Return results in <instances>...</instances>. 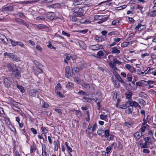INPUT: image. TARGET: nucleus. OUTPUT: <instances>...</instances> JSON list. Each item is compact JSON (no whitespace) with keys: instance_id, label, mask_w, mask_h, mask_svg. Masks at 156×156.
<instances>
[{"instance_id":"1","label":"nucleus","mask_w":156,"mask_h":156,"mask_svg":"<svg viewBox=\"0 0 156 156\" xmlns=\"http://www.w3.org/2000/svg\"><path fill=\"white\" fill-rule=\"evenodd\" d=\"M5 66L8 69L11 71L15 72L19 71V67L16 66L15 64L12 63L6 64V66Z\"/></svg>"},{"instance_id":"2","label":"nucleus","mask_w":156,"mask_h":156,"mask_svg":"<svg viewBox=\"0 0 156 156\" xmlns=\"http://www.w3.org/2000/svg\"><path fill=\"white\" fill-rule=\"evenodd\" d=\"M89 48L93 51H95L100 49H102L104 48V46L101 44H96L94 45H90L89 46Z\"/></svg>"},{"instance_id":"3","label":"nucleus","mask_w":156,"mask_h":156,"mask_svg":"<svg viewBox=\"0 0 156 156\" xmlns=\"http://www.w3.org/2000/svg\"><path fill=\"white\" fill-rule=\"evenodd\" d=\"M12 9V7L8 5H6L3 6L2 9V11L5 13L11 11Z\"/></svg>"},{"instance_id":"4","label":"nucleus","mask_w":156,"mask_h":156,"mask_svg":"<svg viewBox=\"0 0 156 156\" xmlns=\"http://www.w3.org/2000/svg\"><path fill=\"white\" fill-rule=\"evenodd\" d=\"M5 124L6 125L9 129H11L12 131L14 132V130L11 129V127H13L14 130V131H16V129L11 124V122L9 121V118H5Z\"/></svg>"},{"instance_id":"5","label":"nucleus","mask_w":156,"mask_h":156,"mask_svg":"<svg viewBox=\"0 0 156 156\" xmlns=\"http://www.w3.org/2000/svg\"><path fill=\"white\" fill-rule=\"evenodd\" d=\"M110 130L108 129L106 133V135L105 136L108 140H113L115 137V136L113 135L109 134Z\"/></svg>"},{"instance_id":"6","label":"nucleus","mask_w":156,"mask_h":156,"mask_svg":"<svg viewBox=\"0 0 156 156\" xmlns=\"http://www.w3.org/2000/svg\"><path fill=\"white\" fill-rule=\"evenodd\" d=\"M147 81L144 80H141L140 81H138L136 83V85L140 87H144L146 86H147Z\"/></svg>"},{"instance_id":"7","label":"nucleus","mask_w":156,"mask_h":156,"mask_svg":"<svg viewBox=\"0 0 156 156\" xmlns=\"http://www.w3.org/2000/svg\"><path fill=\"white\" fill-rule=\"evenodd\" d=\"M83 9L81 8H79L76 14L73 15V16L78 17H81L83 15Z\"/></svg>"},{"instance_id":"8","label":"nucleus","mask_w":156,"mask_h":156,"mask_svg":"<svg viewBox=\"0 0 156 156\" xmlns=\"http://www.w3.org/2000/svg\"><path fill=\"white\" fill-rule=\"evenodd\" d=\"M128 103L129 105L130 106H131L133 107H134L135 108L138 107L139 108H140V106L139 104L135 101H128Z\"/></svg>"},{"instance_id":"9","label":"nucleus","mask_w":156,"mask_h":156,"mask_svg":"<svg viewBox=\"0 0 156 156\" xmlns=\"http://www.w3.org/2000/svg\"><path fill=\"white\" fill-rule=\"evenodd\" d=\"M125 67L126 68L129 70L131 73H135L136 72V69L135 68L131 66L129 64H126L125 65Z\"/></svg>"},{"instance_id":"10","label":"nucleus","mask_w":156,"mask_h":156,"mask_svg":"<svg viewBox=\"0 0 156 156\" xmlns=\"http://www.w3.org/2000/svg\"><path fill=\"white\" fill-rule=\"evenodd\" d=\"M145 26L144 25H142L140 22L138 25L135 27V29L136 30L139 31H140L143 30L145 29Z\"/></svg>"},{"instance_id":"11","label":"nucleus","mask_w":156,"mask_h":156,"mask_svg":"<svg viewBox=\"0 0 156 156\" xmlns=\"http://www.w3.org/2000/svg\"><path fill=\"white\" fill-rule=\"evenodd\" d=\"M108 129H107L105 130H98L97 131V133L98 135L103 137L104 136H105L106 135V133Z\"/></svg>"},{"instance_id":"12","label":"nucleus","mask_w":156,"mask_h":156,"mask_svg":"<svg viewBox=\"0 0 156 156\" xmlns=\"http://www.w3.org/2000/svg\"><path fill=\"white\" fill-rule=\"evenodd\" d=\"M150 128L149 126H141L139 130L141 133H144L146 130H147L149 129Z\"/></svg>"},{"instance_id":"13","label":"nucleus","mask_w":156,"mask_h":156,"mask_svg":"<svg viewBox=\"0 0 156 156\" xmlns=\"http://www.w3.org/2000/svg\"><path fill=\"white\" fill-rule=\"evenodd\" d=\"M125 94L127 99H131L133 93L131 91L129 90L125 92Z\"/></svg>"},{"instance_id":"14","label":"nucleus","mask_w":156,"mask_h":156,"mask_svg":"<svg viewBox=\"0 0 156 156\" xmlns=\"http://www.w3.org/2000/svg\"><path fill=\"white\" fill-rule=\"evenodd\" d=\"M34 62L36 65V67L39 69V73H42L43 72L42 70L40 68V67L42 66V65L38 62L37 61H34Z\"/></svg>"},{"instance_id":"15","label":"nucleus","mask_w":156,"mask_h":156,"mask_svg":"<svg viewBox=\"0 0 156 156\" xmlns=\"http://www.w3.org/2000/svg\"><path fill=\"white\" fill-rule=\"evenodd\" d=\"M81 86L82 87L83 89L84 90H88L90 88V84L85 82L82 83L81 84Z\"/></svg>"},{"instance_id":"16","label":"nucleus","mask_w":156,"mask_h":156,"mask_svg":"<svg viewBox=\"0 0 156 156\" xmlns=\"http://www.w3.org/2000/svg\"><path fill=\"white\" fill-rule=\"evenodd\" d=\"M16 21L19 24L25 25L27 27H28V24L25 21L21 19H17Z\"/></svg>"},{"instance_id":"17","label":"nucleus","mask_w":156,"mask_h":156,"mask_svg":"<svg viewBox=\"0 0 156 156\" xmlns=\"http://www.w3.org/2000/svg\"><path fill=\"white\" fill-rule=\"evenodd\" d=\"M54 145L55 151H57L58 150V147H60L59 141L58 140L57 141H54Z\"/></svg>"},{"instance_id":"18","label":"nucleus","mask_w":156,"mask_h":156,"mask_svg":"<svg viewBox=\"0 0 156 156\" xmlns=\"http://www.w3.org/2000/svg\"><path fill=\"white\" fill-rule=\"evenodd\" d=\"M112 82L114 87L116 88H119L120 86V83L117 80H116L112 78Z\"/></svg>"},{"instance_id":"19","label":"nucleus","mask_w":156,"mask_h":156,"mask_svg":"<svg viewBox=\"0 0 156 156\" xmlns=\"http://www.w3.org/2000/svg\"><path fill=\"white\" fill-rule=\"evenodd\" d=\"M82 68H81V67H80V68L78 67H75L72 69V73L73 74L75 75L76 74L79 73L80 72V70H82Z\"/></svg>"},{"instance_id":"20","label":"nucleus","mask_w":156,"mask_h":156,"mask_svg":"<svg viewBox=\"0 0 156 156\" xmlns=\"http://www.w3.org/2000/svg\"><path fill=\"white\" fill-rule=\"evenodd\" d=\"M133 110V107L129 105H128L127 107V108L125 110V112L127 113L130 114L132 113Z\"/></svg>"},{"instance_id":"21","label":"nucleus","mask_w":156,"mask_h":156,"mask_svg":"<svg viewBox=\"0 0 156 156\" xmlns=\"http://www.w3.org/2000/svg\"><path fill=\"white\" fill-rule=\"evenodd\" d=\"M112 54H119L120 53V51L118 50L116 47H115L112 48Z\"/></svg>"},{"instance_id":"22","label":"nucleus","mask_w":156,"mask_h":156,"mask_svg":"<svg viewBox=\"0 0 156 156\" xmlns=\"http://www.w3.org/2000/svg\"><path fill=\"white\" fill-rule=\"evenodd\" d=\"M42 156H47L46 150V146L45 145L42 144Z\"/></svg>"},{"instance_id":"23","label":"nucleus","mask_w":156,"mask_h":156,"mask_svg":"<svg viewBox=\"0 0 156 156\" xmlns=\"http://www.w3.org/2000/svg\"><path fill=\"white\" fill-rule=\"evenodd\" d=\"M47 17L48 19L51 20H53L55 18V14L54 12H49L47 14Z\"/></svg>"},{"instance_id":"24","label":"nucleus","mask_w":156,"mask_h":156,"mask_svg":"<svg viewBox=\"0 0 156 156\" xmlns=\"http://www.w3.org/2000/svg\"><path fill=\"white\" fill-rule=\"evenodd\" d=\"M149 15L151 17H154L156 15V9L153 8V10L152 11H151L149 13Z\"/></svg>"},{"instance_id":"25","label":"nucleus","mask_w":156,"mask_h":156,"mask_svg":"<svg viewBox=\"0 0 156 156\" xmlns=\"http://www.w3.org/2000/svg\"><path fill=\"white\" fill-rule=\"evenodd\" d=\"M38 94L37 91L35 90H32L30 91L29 94L32 97H35Z\"/></svg>"},{"instance_id":"26","label":"nucleus","mask_w":156,"mask_h":156,"mask_svg":"<svg viewBox=\"0 0 156 156\" xmlns=\"http://www.w3.org/2000/svg\"><path fill=\"white\" fill-rule=\"evenodd\" d=\"M149 144L148 143L145 142L144 143H140V146L141 148H147L149 147Z\"/></svg>"},{"instance_id":"27","label":"nucleus","mask_w":156,"mask_h":156,"mask_svg":"<svg viewBox=\"0 0 156 156\" xmlns=\"http://www.w3.org/2000/svg\"><path fill=\"white\" fill-rule=\"evenodd\" d=\"M4 85L5 87H8L10 85L9 81L7 78H4Z\"/></svg>"},{"instance_id":"28","label":"nucleus","mask_w":156,"mask_h":156,"mask_svg":"<svg viewBox=\"0 0 156 156\" xmlns=\"http://www.w3.org/2000/svg\"><path fill=\"white\" fill-rule=\"evenodd\" d=\"M83 2L81 0H75L73 2V5H81L82 4Z\"/></svg>"},{"instance_id":"29","label":"nucleus","mask_w":156,"mask_h":156,"mask_svg":"<svg viewBox=\"0 0 156 156\" xmlns=\"http://www.w3.org/2000/svg\"><path fill=\"white\" fill-rule=\"evenodd\" d=\"M129 101H127L126 103L121 105H120L119 106L120 108L122 109H125L127 108V107L128 105H129V104H128Z\"/></svg>"},{"instance_id":"30","label":"nucleus","mask_w":156,"mask_h":156,"mask_svg":"<svg viewBox=\"0 0 156 156\" xmlns=\"http://www.w3.org/2000/svg\"><path fill=\"white\" fill-rule=\"evenodd\" d=\"M95 40L98 42H101L104 41V39L102 36L100 37L96 36L95 37Z\"/></svg>"},{"instance_id":"31","label":"nucleus","mask_w":156,"mask_h":156,"mask_svg":"<svg viewBox=\"0 0 156 156\" xmlns=\"http://www.w3.org/2000/svg\"><path fill=\"white\" fill-rule=\"evenodd\" d=\"M9 40L11 42V45L13 47H15L18 45L19 41H15L11 39H10Z\"/></svg>"},{"instance_id":"32","label":"nucleus","mask_w":156,"mask_h":156,"mask_svg":"<svg viewBox=\"0 0 156 156\" xmlns=\"http://www.w3.org/2000/svg\"><path fill=\"white\" fill-rule=\"evenodd\" d=\"M73 84L72 82H68L66 85V87L68 89H71L73 87Z\"/></svg>"},{"instance_id":"33","label":"nucleus","mask_w":156,"mask_h":156,"mask_svg":"<svg viewBox=\"0 0 156 156\" xmlns=\"http://www.w3.org/2000/svg\"><path fill=\"white\" fill-rule=\"evenodd\" d=\"M142 133H141V132H136L134 134V136L136 138L137 140H138L140 138L141 134Z\"/></svg>"},{"instance_id":"34","label":"nucleus","mask_w":156,"mask_h":156,"mask_svg":"<svg viewBox=\"0 0 156 156\" xmlns=\"http://www.w3.org/2000/svg\"><path fill=\"white\" fill-rule=\"evenodd\" d=\"M149 74H152L154 76H156V71L154 69L150 68L149 69Z\"/></svg>"},{"instance_id":"35","label":"nucleus","mask_w":156,"mask_h":156,"mask_svg":"<svg viewBox=\"0 0 156 156\" xmlns=\"http://www.w3.org/2000/svg\"><path fill=\"white\" fill-rule=\"evenodd\" d=\"M79 44L80 46L83 49H86V45L82 41H80L79 42Z\"/></svg>"},{"instance_id":"36","label":"nucleus","mask_w":156,"mask_h":156,"mask_svg":"<svg viewBox=\"0 0 156 156\" xmlns=\"http://www.w3.org/2000/svg\"><path fill=\"white\" fill-rule=\"evenodd\" d=\"M139 96L140 97L146 98L147 97V95L144 92H141L139 93Z\"/></svg>"},{"instance_id":"37","label":"nucleus","mask_w":156,"mask_h":156,"mask_svg":"<svg viewBox=\"0 0 156 156\" xmlns=\"http://www.w3.org/2000/svg\"><path fill=\"white\" fill-rule=\"evenodd\" d=\"M139 103L141 105H144L146 104V102L145 101L141 98L138 99Z\"/></svg>"},{"instance_id":"38","label":"nucleus","mask_w":156,"mask_h":156,"mask_svg":"<svg viewBox=\"0 0 156 156\" xmlns=\"http://www.w3.org/2000/svg\"><path fill=\"white\" fill-rule=\"evenodd\" d=\"M70 70V68L69 66L66 67L65 69V75L66 76H68Z\"/></svg>"},{"instance_id":"39","label":"nucleus","mask_w":156,"mask_h":156,"mask_svg":"<svg viewBox=\"0 0 156 156\" xmlns=\"http://www.w3.org/2000/svg\"><path fill=\"white\" fill-rule=\"evenodd\" d=\"M100 119L102 120H107L108 116L106 115L101 114L100 115Z\"/></svg>"},{"instance_id":"40","label":"nucleus","mask_w":156,"mask_h":156,"mask_svg":"<svg viewBox=\"0 0 156 156\" xmlns=\"http://www.w3.org/2000/svg\"><path fill=\"white\" fill-rule=\"evenodd\" d=\"M12 60L13 61H16V62H19L20 61V58L18 57L16 55H14V57L12 59Z\"/></svg>"},{"instance_id":"41","label":"nucleus","mask_w":156,"mask_h":156,"mask_svg":"<svg viewBox=\"0 0 156 156\" xmlns=\"http://www.w3.org/2000/svg\"><path fill=\"white\" fill-rule=\"evenodd\" d=\"M112 60L115 65H116V64L120 65L121 63V62L118 61L116 58H114Z\"/></svg>"},{"instance_id":"42","label":"nucleus","mask_w":156,"mask_h":156,"mask_svg":"<svg viewBox=\"0 0 156 156\" xmlns=\"http://www.w3.org/2000/svg\"><path fill=\"white\" fill-rule=\"evenodd\" d=\"M103 17H104V16L95 15L94 16V19L97 20H101Z\"/></svg>"},{"instance_id":"43","label":"nucleus","mask_w":156,"mask_h":156,"mask_svg":"<svg viewBox=\"0 0 156 156\" xmlns=\"http://www.w3.org/2000/svg\"><path fill=\"white\" fill-rule=\"evenodd\" d=\"M79 8L76 7H73L71 9V11L73 12V15L75 14Z\"/></svg>"},{"instance_id":"44","label":"nucleus","mask_w":156,"mask_h":156,"mask_svg":"<svg viewBox=\"0 0 156 156\" xmlns=\"http://www.w3.org/2000/svg\"><path fill=\"white\" fill-rule=\"evenodd\" d=\"M17 87L22 93H23L24 92L25 90L24 88L22 86L17 85Z\"/></svg>"},{"instance_id":"45","label":"nucleus","mask_w":156,"mask_h":156,"mask_svg":"<svg viewBox=\"0 0 156 156\" xmlns=\"http://www.w3.org/2000/svg\"><path fill=\"white\" fill-rule=\"evenodd\" d=\"M133 123L131 122H126L125 123V125L128 127H130L131 126Z\"/></svg>"},{"instance_id":"46","label":"nucleus","mask_w":156,"mask_h":156,"mask_svg":"<svg viewBox=\"0 0 156 156\" xmlns=\"http://www.w3.org/2000/svg\"><path fill=\"white\" fill-rule=\"evenodd\" d=\"M16 73H15V77L17 79H19V78H20L21 77V75H20V73L18 71H16Z\"/></svg>"},{"instance_id":"47","label":"nucleus","mask_w":156,"mask_h":156,"mask_svg":"<svg viewBox=\"0 0 156 156\" xmlns=\"http://www.w3.org/2000/svg\"><path fill=\"white\" fill-rule=\"evenodd\" d=\"M36 148L35 146L34 145H33L31 147L30 152L32 153L33 152H34L35 151V150H36Z\"/></svg>"},{"instance_id":"48","label":"nucleus","mask_w":156,"mask_h":156,"mask_svg":"<svg viewBox=\"0 0 156 156\" xmlns=\"http://www.w3.org/2000/svg\"><path fill=\"white\" fill-rule=\"evenodd\" d=\"M147 81V85H151L153 84H155V83H156V81H152L151 80H148Z\"/></svg>"},{"instance_id":"49","label":"nucleus","mask_w":156,"mask_h":156,"mask_svg":"<svg viewBox=\"0 0 156 156\" xmlns=\"http://www.w3.org/2000/svg\"><path fill=\"white\" fill-rule=\"evenodd\" d=\"M65 144L66 145V147H67L68 150L70 151V152H72L73 151L72 150V148L70 147L68 145V142H65Z\"/></svg>"},{"instance_id":"50","label":"nucleus","mask_w":156,"mask_h":156,"mask_svg":"<svg viewBox=\"0 0 156 156\" xmlns=\"http://www.w3.org/2000/svg\"><path fill=\"white\" fill-rule=\"evenodd\" d=\"M144 140L148 143H150L151 142V140L149 137H146L144 139Z\"/></svg>"},{"instance_id":"51","label":"nucleus","mask_w":156,"mask_h":156,"mask_svg":"<svg viewBox=\"0 0 156 156\" xmlns=\"http://www.w3.org/2000/svg\"><path fill=\"white\" fill-rule=\"evenodd\" d=\"M78 94L80 95H87L86 93L82 90H80L78 92Z\"/></svg>"},{"instance_id":"52","label":"nucleus","mask_w":156,"mask_h":156,"mask_svg":"<svg viewBox=\"0 0 156 156\" xmlns=\"http://www.w3.org/2000/svg\"><path fill=\"white\" fill-rule=\"evenodd\" d=\"M77 58V56L75 55H71V59L73 60V63L76 62V60Z\"/></svg>"},{"instance_id":"53","label":"nucleus","mask_w":156,"mask_h":156,"mask_svg":"<svg viewBox=\"0 0 156 156\" xmlns=\"http://www.w3.org/2000/svg\"><path fill=\"white\" fill-rule=\"evenodd\" d=\"M129 44V42H123L121 44V47L123 48L126 47Z\"/></svg>"},{"instance_id":"54","label":"nucleus","mask_w":156,"mask_h":156,"mask_svg":"<svg viewBox=\"0 0 156 156\" xmlns=\"http://www.w3.org/2000/svg\"><path fill=\"white\" fill-rule=\"evenodd\" d=\"M1 40L5 44H7V42L8 41L6 37H5V38H1Z\"/></svg>"},{"instance_id":"55","label":"nucleus","mask_w":156,"mask_h":156,"mask_svg":"<svg viewBox=\"0 0 156 156\" xmlns=\"http://www.w3.org/2000/svg\"><path fill=\"white\" fill-rule=\"evenodd\" d=\"M55 110L60 115L62 114V110L61 109L59 108H55Z\"/></svg>"},{"instance_id":"56","label":"nucleus","mask_w":156,"mask_h":156,"mask_svg":"<svg viewBox=\"0 0 156 156\" xmlns=\"http://www.w3.org/2000/svg\"><path fill=\"white\" fill-rule=\"evenodd\" d=\"M76 17V16H73L71 17V20L73 21L76 22L78 19Z\"/></svg>"},{"instance_id":"57","label":"nucleus","mask_w":156,"mask_h":156,"mask_svg":"<svg viewBox=\"0 0 156 156\" xmlns=\"http://www.w3.org/2000/svg\"><path fill=\"white\" fill-rule=\"evenodd\" d=\"M112 147L111 146H108L107 147L106 149V151L107 154H108L109 153Z\"/></svg>"},{"instance_id":"58","label":"nucleus","mask_w":156,"mask_h":156,"mask_svg":"<svg viewBox=\"0 0 156 156\" xmlns=\"http://www.w3.org/2000/svg\"><path fill=\"white\" fill-rule=\"evenodd\" d=\"M49 105L46 102H44L43 104L42 105V107L43 108H47L48 107H49Z\"/></svg>"},{"instance_id":"59","label":"nucleus","mask_w":156,"mask_h":156,"mask_svg":"<svg viewBox=\"0 0 156 156\" xmlns=\"http://www.w3.org/2000/svg\"><path fill=\"white\" fill-rule=\"evenodd\" d=\"M143 149V152L144 153L149 154L150 153V151L148 149H146V148Z\"/></svg>"},{"instance_id":"60","label":"nucleus","mask_w":156,"mask_h":156,"mask_svg":"<svg viewBox=\"0 0 156 156\" xmlns=\"http://www.w3.org/2000/svg\"><path fill=\"white\" fill-rule=\"evenodd\" d=\"M97 55L98 56L101 57L104 55V53L101 51H100L97 52Z\"/></svg>"},{"instance_id":"61","label":"nucleus","mask_w":156,"mask_h":156,"mask_svg":"<svg viewBox=\"0 0 156 156\" xmlns=\"http://www.w3.org/2000/svg\"><path fill=\"white\" fill-rule=\"evenodd\" d=\"M97 128V125L96 123L94 124L93 126L92 129V131H94Z\"/></svg>"},{"instance_id":"62","label":"nucleus","mask_w":156,"mask_h":156,"mask_svg":"<svg viewBox=\"0 0 156 156\" xmlns=\"http://www.w3.org/2000/svg\"><path fill=\"white\" fill-rule=\"evenodd\" d=\"M30 130L34 134H37V132L36 130L34 128H31L30 129Z\"/></svg>"},{"instance_id":"63","label":"nucleus","mask_w":156,"mask_h":156,"mask_svg":"<svg viewBox=\"0 0 156 156\" xmlns=\"http://www.w3.org/2000/svg\"><path fill=\"white\" fill-rule=\"evenodd\" d=\"M62 34L63 35L66 36H67L68 37H69L70 36V35L69 34L66 32L64 31H62Z\"/></svg>"},{"instance_id":"64","label":"nucleus","mask_w":156,"mask_h":156,"mask_svg":"<svg viewBox=\"0 0 156 156\" xmlns=\"http://www.w3.org/2000/svg\"><path fill=\"white\" fill-rule=\"evenodd\" d=\"M18 45L20 46L21 48L23 47L24 48H25V47H24V44L21 41H19Z\"/></svg>"}]
</instances>
